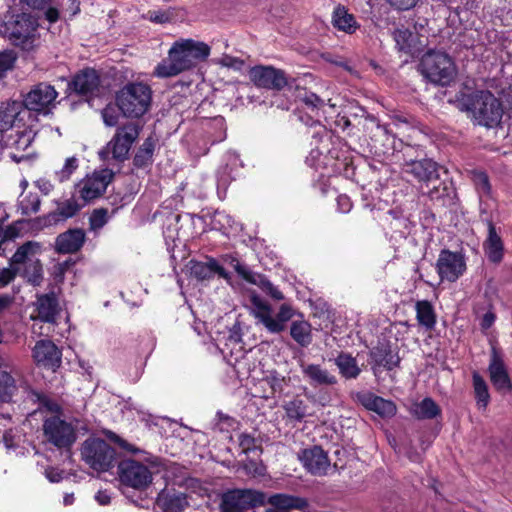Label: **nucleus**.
<instances>
[{"label": "nucleus", "instance_id": "1", "mask_svg": "<svg viewBox=\"0 0 512 512\" xmlns=\"http://www.w3.org/2000/svg\"><path fill=\"white\" fill-rule=\"evenodd\" d=\"M211 53L208 44L194 39H180L169 50V62H161L155 68V75L161 78L176 76L205 61Z\"/></svg>", "mask_w": 512, "mask_h": 512}, {"label": "nucleus", "instance_id": "2", "mask_svg": "<svg viewBox=\"0 0 512 512\" xmlns=\"http://www.w3.org/2000/svg\"><path fill=\"white\" fill-rule=\"evenodd\" d=\"M458 104L460 109L469 113L478 125L492 128L501 122L502 103L488 90L463 93L458 98Z\"/></svg>", "mask_w": 512, "mask_h": 512}, {"label": "nucleus", "instance_id": "3", "mask_svg": "<svg viewBox=\"0 0 512 512\" xmlns=\"http://www.w3.org/2000/svg\"><path fill=\"white\" fill-rule=\"evenodd\" d=\"M115 103L124 117L138 119L151 106L152 89L143 82H128L116 92Z\"/></svg>", "mask_w": 512, "mask_h": 512}, {"label": "nucleus", "instance_id": "4", "mask_svg": "<svg viewBox=\"0 0 512 512\" xmlns=\"http://www.w3.org/2000/svg\"><path fill=\"white\" fill-rule=\"evenodd\" d=\"M305 125L304 134L307 139H311L310 158L312 160L317 159L319 162L317 165H320V163L328 165L330 160L339 161L340 155L339 151L335 148L332 131L327 129L320 121L313 120L310 117H307ZM334 165L336 166L337 164L334 163Z\"/></svg>", "mask_w": 512, "mask_h": 512}, {"label": "nucleus", "instance_id": "5", "mask_svg": "<svg viewBox=\"0 0 512 512\" xmlns=\"http://www.w3.org/2000/svg\"><path fill=\"white\" fill-rule=\"evenodd\" d=\"M419 72L431 83L448 86L456 76L452 58L443 51L428 50L420 59Z\"/></svg>", "mask_w": 512, "mask_h": 512}, {"label": "nucleus", "instance_id": "6", "mask_svg": "<svg viewBox=\"0 0 512 512\" xmlns=\"http://www.w3.org/2000/svg\"><path fill=\"white\" fill-rule=\"evenodd\" d=\"M38 19L30 13L13 15L5 22L4 34L12 45L22 50L31 51L36 40Z\"/></svg>", "mask_w": 512, "mask_h": 512}, {"label": "nucleus", "instance_id": "7", "mask_svg": "<svg viewBox=\"0 0 512 512\" xmlns=\"http://www.w3.org/2000/svg\"><path fill=\"white\" fill-rule=\"evenodd\" d=\"M116 450L101 438L89 437L81 446L82 460L93 470L109 471L116 463Z\"/></svg>", "mask_w": 512, "mask_h": 512}, {"label": "nucleus", "instance_id": "8", "mask_svg": "<svg viewBox=\"0 0 512 512\" xmlns=\"http://www.w3.org/2000/svg\"><path fill=\"white\" fill-rule=\"evenodd\" d=\"M252 304L255 308V317L266 328L269 333L279 334L286 330L287 323L296 314L290 304L283 303L275 316L272 315V307L258 296L252 297Z\"/></svg>", "mask_w": 512, "mask_h": 512}, {"label": "nucleus", "instance_id": "9", "mask_svg": "<svg viewBox=\"0 0 512 512\" xmlns=\"http://www.w3.org/2000/svg\"><path fill=\"white\" fill-rule=\"evenodd\" d=\"M265 503L266 495L263 492L247 488H233L221 494L219 509L220 512H248Z\"/></svg>", "mask_w": 512, "mask_h": 512}, {"label": "nucleus", "instance_id": "10", "mask_svg": "<svg viewBox=\"0 0 512 512\" xmlns=\"http://www.w3.org/2000/svg\"><path fill=\"white\" fill-rule=\"evenodd\" d=\"M139 134L140 127L133 122L117 127L114 136L105 149L100 152V155L111 154L114 160L124 162L128 159L131 147L138 139Z\"/></svg>", "mask_w": 512, "mask_h": 512}, {"label": "nucleus", "instance_id": "11", "mask_svg": "<svg viewBox=\"0 0 512 512\" xmlns=\"http://www.w3.org/2000/svg\"><path fill=\"white\" fill-rule=\"evenodd\" d=\"M42 429L45 440L58 449L69 450L77 440L75 427L57 415L47 417Z\"/></svg>", "mask_w": 512, "mask_h": 512}, {"label": "nucleus", "instance_id": "12", "mask_svg": "<svg viewBox=\"0 0 512 512\" xmlns=\"http://www.w3.org/2000/svg\"><path fill=\"white\" fill-rule=\"evenodd\" d=\"M58 92L55 87L47 82H39L33 85L30 91L24 96L22 103H25V109L32 112L47 115L55 107V100Z\"/></svg>", "mask_w": 512, "mask_h": 512}, {"label": "nucleus", "instance_id": "13", "mask_svg": "<svg viewBox=\"0 0 512 512\" xmlns=\"http://www.w3.org/2000/svg\"><path fill=\"white\" fill-rule=\"evenodd\" d=\"M435 269L441 282L454 283L466 272L465 257L460 252L444 248L439 253Z\"/></svg>", "mask_w": 512, "mask_h": 512}, {"label": "nucleus", "instance_id": "14", "mask_svg": "<svg viewBox=\"0 0 512 512\" xmlns=\"http://www.w3.org/2000/svg\"><path fill=\"white\" fill-rule=\"evenodd\" d=\"M101 85L100 73L92 67L78 70L68 81L66 93L91 98L97 94Z\"/></svg>", "mask_w": 512, "mask_h": 512}, {"label": "nucleus", "instance_id": "15", "mask_svg": "<svg viewBox=\"0 0 512 512\" xmlns=\"http://www.w3.org/2000/svg\"><path fill=\"white\" fill-rule=\"evenodd\" d=\"M248 76L260 89L281 91L288 84L286 73L271 65H255L249 69Z\"/></svg>", "mask_w": 512, "mask_h": 512}, {"label": "nucleus", "instance_id": "16", "mask_svg": "<svg viewBox=\"0 0 512 512\" xmlns=\"http://www.w3.org/2000/svg\"><path fill=\"white\" fill-rule=\"evenodd\" d=\"M120 482L136 490H144L152 483V473L149 468L135 460H123L118 464Z\"/></svg>", "mask_w": 512, "mask_h": 512}, {"label": "nucleus", "instance_id": "17", "mask_svg": "<svg viewBox=\"0 0 512 512\" xmlns=\"http://www.w3.org/2000/svg\"><path fill=\"white\" fill-rule=\"evenodd\" d=\"M26 118L30 119V112L25 109L21 100L7 99L0 101V134L17 127L27 129Z\"/></svg>", "mask_w": 512, "mask_h": 512}, {"label": "nucleus", "instance_id": "18", "mask_svg": "<svg viewBox=\"0 0 512 512\" xmlns=\"http://www.w3.org/2000/svg\"><path fill=\"white\" fill-rule=\"evenodd\" d=\"M441 169L442 167L437 162L429 158L410 160L403 166L404 173L413 176L415 180L426 184L427 187L441 179L439 173Z\"/></svg>", "mask_w": 512, "mask_h": 512}, {"label": "nucleus", "instance_id": "19", "mask_svg": "<svg viewBox=\"0 0 512 512\" xmlns=\"http://www.w3.org/2000/svg\"><path fill=\"white\" fill-rule=\"evenodd\" d=\"M112 180L113 173L104 170L100 173H94L78 183V193L84 204L102 196Z\"/></svg>", "mask_w": 512, "mask_h": 512}, {"label": "nucleus", "instance_id": "20", "mask_svg": "<svg viewBox=\"0 0 512 512\" xmlns=\"http://www.w3.org/2000/svg\"><path fill=\"white\" fill-rule=\"evenodd\" d=\"M304 467L315 476H324L330 468V460L321 446L314 445L302 450L299 456Z\"/></svg>", "mask_w": 512, "mask_h": 512}, {"label": "nucleus", "instance_id": "21", "mask_svg": "<svg viewBox=\"0 0 512 512\" xmlns=\"http://www.w3.org/2000/svg\"><path fill=\"white\" fill-rule=\"evenodd\" d=\"M360 111L365 120L364 129L371 134L370 138L376 150L375 153H387L386 149H379L378 151L377 143H381V145L385 147L386 142H394V137L391 135L389 126L381 124L377 117L367 113L363 108H360Z\"/></svg>", "mask_w": 512, "mask_h": 512}, {"label": "nucleus", "instance_id": "22", "mask_svg": "<svg viewBox=\"0 0 512 512\" xmlns=\"http://www.w3.org/2000/svg\"><path fill=\"white\" fill-rule=\"evenodd\" d=\"M14 365L9 357L0 355V401L8 403L17 391Z\"/></svg>", "mask_w": 512, "mask_h": 512}, {"label": "nucleus", "instance_id": "23", "mask_svg": "<svg viewBox=\"0 0 512 512\" xmlns=\"http://www.w3.org/2000/svg\"><path fill=\"white\" fill-rule=\"evenodd\" d=\"M375 366L383 367L387 371H392L399 367L401 358L398 351H395L389 342H379L369 353Z\"/></svg>", "mask_w": 512, "mask_h": 512}, {"label": "nucleus", "instance_id": "24", "mask_svg": "<svg viewBox=\"0 0 512 512\" xmlns=\"http://www.w3.org/2000/svg\"><path fill=\"white\" fill-rule=\"evenodd\" d=\"M207 259V262L197 260H191L189 262L190 273L194 278L199 281L210 280L216 274L223 279L228 278V272L215 258L208 257Z\"/></svg>", "mask_w": 512, "mask_h": 512}, {"label": "nucleus", "instance_id": "25", "mask_svg": "<svg viewBox=\"0 0 512 512\" xmlns=\"http://www.w3.org/2000/svg\"><path fill=\"white\" fill-rule=\"evenodd\" d=\"M303 377L312 387L318 386H333L337 384V378L331 374L327 369L322 368L319 364L299 363Z\"/></svg>", "mask_w": 512, "mask_h": 512}, {"label": "nucleus", "instance_id": "26", "mask_svg": "<svg viewBox=\"0 0 512 512\" xmlns=\"http://www.w3.org/2000/svg\"><path fill=\"white\" fill-rule=\"evenodd\" d=\"M33 358L45 368H55L61 363V353L51 340H39L33 349Z\"/></svg>", "mask_w": 512, "mask_h": 512}, {"label": "nucleus", "instance_id": "27", "mask_svg": "<svg viewBox=\"0 0 512 512\" xmlns=\"http://www.w3.org/2000/svg\"><path fill=\"white\" fill-rule=\"evenodd\" d=\"M85 243V232L79 228L69 229L59 234L55 240V250L59 254L78 252Z\"/></svg>", "mask_w": 512, "mask_h": 512}, {"label": "nucleus", "instance_id": "28", "mask_svg": "<svg viewBox=\"0 0 512 512\" xmlns=\"http://www.w3.org/2000/svg\"><path fill=\"white\" fill-rule=\"evenodd\" d=\"M448 179L446 177L444 180L439 179L436 183H431L427 191L429 199L443 207L452 206L456 197L453 182Z\"/></svg>", "mask_w": 512, "mask_h": 512}, {"label": "nucleus", "instance_id": "29", "mask_svg": "<svg viewBox=\"0 0 512 512\" xmlns=\"http://www.w3.org/2000/svg\"><path fill=\"white\" fill-rule=\"evenodd\" d=\"M36 311L40 321L44 323H55L59 314V301L54 291L45 294H37Z\"/></svg>", "mask_w": 512, "mask_h": 512}, {"label": "nucleus", "instance_id": "30", "mask_svg": "<svg viewBox=\"0 0 512 512\" xmlns=\"http://www.w3.org/2000/svg\"><path fill=\"white\" fill-rule=\"evenodd\" d=\"M488 235L483 242V250L488 260L499 264L504 257V243L492 221L487 222Z\"/></svg>", "mask_w": 512, "mask_h": 512}, {"label": "nucleus", "instance_id": "31", "mask_svg": "<svg viewBox=\"0 0 512 512\" xmlns=\"http://www.w3.org/2000/svg\"><path fill=\"white\" fill-rule=\"evenodd\" d=\"M490 380L497 391L510 392L512 382L502 359L494 351L489 365Z\"/></svg>", "mask_w": 512, "mask_h": 512}, {"label": "nucleus", "instance_id": "32", "mask_svg": "<svg viewBox=\"0 0 512 512\" xmlns=\"http://www.w3.org/2000/svg\"><path fill=\"white\" fill-rule=\"evenodd\" d=\"M83 206L84 204H79L73 197L61 201L57 204V208L54 211H51L44 216V222L47 225H55L60 222H64L67 219L74 217Z\"/></svg>", "mask_w": 512, "mask_h": 512}, {"label": "nucleus", "instance_id": "33", "mask_svg": "<svg viewBox=\"0 0 512 512\" xmlns=\"http://www.w3.org/2000/svg\"><path fill=\"white\" fill-rule=\"evenodd\" d=\"M393 38L398 49L412 57L418 56L421 52V42L416 34L408 28L396 29Z\"/></svg>", "mask_w": 512, "mask_h": 512}, {"label": "nucleus", "instance_id": "34", "mask_svg": "<svg viewBox=\"0 0 512 512\" xmlns=\"http://www.w3.org/2000/svg\"><path fill=\"white\" fill-rule=\"evenodd\" d=\"M267 502L272 506L271 508L290 511L293 509L304 511L308 507V502L305 498L285 493L273 494L269 496Z\"/></svg>", "mask_w": 512, "mask_h": 512}, {"label": "nucleus", "instance_id": "35", "mask_svg": "<svg viewBox=\"0 0 512 512\" xmlns=\"http://www.w3.org/2000/svg\"><path fill=\"white\" fill-rule=\"evenodd\" d=\"M157 505L163 512H183L189 503L184 493H161L157 498Z\"/></svg>", "mask_w": 512, "mask_h": 512}, {"label": "nucleus", "instance_id": "36", "mask_svg": "<svg viewBox=\"0 0 512 512\" xmlns=\"http://www.w3.org/2000/svg\"><path fill=\"white\" fill-rule=\"evenodd\" d=\"M416 319L418 324L427 331L435 329L437 315L432 303L428 300H418L415 304Z\"/></svg>", "mask_w": 512, "mask_h": 512}, {"label": "nucleus", "instance_id": "37", "mask_svg": "<svg viewBox=\"0 0 512 512\" xmlns=\"http://www.w3.org/2000/svg\"><path fill=\"white\" fill-rule=\"evenodd\" d=\"M155 146V138L152 135L148 136L143 141L142 145L137 149L133 157V166L137 169H146L151 167L153 163Z\"/></svg>", "mask_w": 512, "mask_h": 512}, {"label": "nucleus", "instance_id": "38", "mask_svg": "<svg viewBox=\"0 0 512 512\" xmlns=\"http://www.w3.org/2000/svg\"><path fill=\"white\" fill-rule=\"evenodd\" d=\"M290 336L300 347L306 348L313 340L312 325L304 319L292 320Z\"/></svg>", "mask_w": 512, "mask_h": 512}, {"label": "nucleus", "instance_id": "39", "mask_svg": "<svg viewBox=\"0 0 512 512\" xmlns=\"http://www.w3.org/2000/svg\"><path fill=\"white\" fill-rule=\"evenodd\" d=\"M332 24L336 29L348 34L354 33L359 27L354 15L348 13V10L342 5H338L334 9Z\"/></svg>", "mask_w": 512, "mask_h": 512}, {"label": "nucleus", "instance_id": "40", "mask_svg": "<svg viewBox=\"0 0 512 512\" xmlns=\"http://www.w3.org/2000/svg\"><path fill=\"white\" fill-rule=\"evenodd\" d=\"M411 413L418 420H431L441 416L442 411L431 397H425L414 404Z\"/></svg>", "mask_w": 512, "mask_h": 512}, {"label": "nucleus", "instance_id": "41", "mask_svg": "<svg viewBox=\"0 0 512 512\" xmlns=\"http://www.w3.org/2000/svg\"><path fill=\"white\" fill-rule=\"evenodd\" d=\"M264 381L270 388V395L264 396L266 399L274 397H286L289 395L287 388L290 386L291 378L285 377L274 371L270 375L266 376Z\"/></svg>", "mask_w": 512, "mask_h": 512}, {"label": "nucleus", "instance_id": "42", "mask_svg": "<svg viewBox=\"0 0 512 512\" xmlns=\"http://www.w3.org/2000/svg\"><path fill=\"white\" fill-rule=\"evenodd\" d=\"M307 404L298 395L290 401L285 402L283 410L290 422L300 423L307 416Z\"/></svg>", "mask_w": 512, "mask_h": 512}, {"label": "nucleus", "instance_id": "43", "mask_svg": "<svg viewBox=\"0 0 512 512\" xmlns=\"http://www.w3.org/2000/svg\"><path fill=\"white\" fill-rule=\"evenodd\" d=\"M340 374L346 379H355L361 373L356 359L349 353L341 352L335 359Z\"/></svg>", "mask_w": 512, "mask_h": 512}, {"label": "nucleus", "instance_id": "44", "mask_svg": "<svg viewBox=\"0 0 512 512\" xmlns=\"http://www.w3.org/2000/svg\"><path fill=\"white\" fill-rule=\"evenodd\" d=\"M21 276L32 286L38 287L44 280L43 265L39 259H34L24 265Z\"/></svg>", "mask_w": 512, "mask_h": 512}, {"label": "nucleus", "instance_id": "45", "mask_svg": "<svg viewBox=\"0 0 512 512\" xmlns=\"http://www.w3.org/2000/svg\"><path fill=\"white\" fill-rule=\"evenodd\" d=\"M40 249V245L37 242L27 241L21 246H19L16 252L9 260L10 267H15L14 265L18 264H26L29 261H32L30 256L36 254Z\"/></svg>", "mask_w": 512, "mask_h": 512}, {"label": "nucleus", "instance_id": "46", "mask_svg": "<svg viewBox=\"0 0 512 512\" xmlns=\"http://www.w3.org/2000/svg\"><path fill=\"white\" fill-rule=\"evenodd\" d=\"M472 380L477 405L480 408L485 409L490 401V394L487 383L478 372H473Z\"/></svg>", "mask_w": 512, "mask_h": 512}, {"label": "nucleus", "instance_id": "47", "mask_svg": "<svg viewBox=\"0 0 512 512\" xmlns=\"http://www.w3.org/2000/svg\"><path fill=\"white\" fill-rule=\"evenodd\" d=\"M471 180L475 189L480 197H490L492 188L489 177L485 171L473 170L471 171Z\"/></svg>", "mask_w": 512, "mask_h": 512}, {"label": "nucleus", "instance_id": "48", "mask_svg": "<svg viewBox=\"0 0 512 512\" xmlns=\"http://www.w3.org/2000/svg\"><path fill=\"white\" fill-rule=\"evenodd\" d=\"M371 411L377 413L382 418H390L396 414L397 408L391 400L378 396Z\"/></svg>", "mask_w": 512, "mask_h": 512}, {"label": "nucleus", "instance_id": "49", "mask_svg": "<svg viewBox=\"0 0 512 512\" xmlns=\"http://www.w3.org/2000/svg\"><path fill=\"white\" fill-rule=\"evenodd\" d=\"M41 200L37 193L29 192L24 198L20 201V207L23 215H30L32 213H37L40 209Z\"/></svg>", "mask_w": 512, "mask_h": 512}, {"label": "nucleus", "instance_id": "50", "mask_svg": "<svg viewBox=\"0 0 512 512\" xmlns=\"http://www.w3.org/2000/svg\"><path fill=\"white\" fill-rule=\"evenodd\" d=\"M17 55L12 50L0 52V78L4 77L9 70L14 68Z\"/></svg>", "mask_w": 512, "mask_h": 512}, {"label": "nucleus", "instance_id": "51", "mask_svg": "<svg viewBox=\"0 0 512 512\" xmlns=\"http://www.w3.org/2000/svg\"><path fill=\"white\" fill-rule=\"evenodd\" d=\"M31 395L33 400L37 402L41 407L46 408L48 411L58 413L61 410L59 404L50 399L46 394L42 392L32 391Z\"/></svg>", "mask_w": 512, "mask_h": 512}, {"label": "nucleus", "instance_id": "52", "mask_svg": "<svg viewBox=\"0 0 512 512\" xmlns=\"http://www.w3.org/2000/svg\"><path fill=\"white\" fill-rule=\"evenodd\" d=\"M78 168V160L76 157H69L66 159L64 166L56 172V178L59 182H64L70 179L71 175Z\"/></svg>", "mask_w": 512, "mask_h": 512}, {"label": "nucleus", "instance_id": "53", "mask_svg": "<svg viewBox=\"0 0 512 512\" xmlns=\"http://www.w3.org/2000/svg\"><path fill=\"white\" fill-rule=\"evenodd\" d=\"M234 270L243 280L250 284H257L258 279L261 278V275L253 272L247 265L236 261L234 265Z\"/></svg>", "mask_w": 512, "mask_h": 512}, {"label": "nucleus", "instance_id": "54", "mask_svg": "<svg viewBox=\"0 0 512 512\" xmlns=\"http://www.w3.org/2000/svg\"><path fill=\"white\" fill-rule=\"evenodd\" d=\"M239 447L244 454L254 452L259 446L254 435L243 432L238 436Z\"/></svg>", "mask_w": 512, "mask_h": 512}, {"label": "nucleus", "instance_id": "55", "mask_svg": "<svg viewBox=\"0 0 512 512\" xmlns=\"http://www.w3.org/2000/svg\"><path fill=\"white\" fill-rule=\"evenodd\" d=\"M107 210L104 208H99L93 210L89 217V225L92 230H97L102 228L107 223Z\"/></svg>", "mask_w": 512, "mask_h": 512}, {"label": "nucleus", "instance_id": "56", "mask_svg": "<svg viewBox=\"0 0 512 512\" xmlns=\"http://www.w3.org/2000/svg\"><path fill=\"white\" fill-rule=\"evenodd\" d=\"M107 436L113 443L117 444L121 449H123L124 451H126L128 453L138 454V453L143 452V450H141L140 448L136 447L135 445L129 443L128 441L121 438L119 435H117L116 433H114L112 431H109L107 433Z\"/></svg>", "mask_w": 512, "mask_h": 512}, {"label": "nucleus", "instance_id": "57", "mask_svg": "<svg viewBox=\"0 0 512 512\" xmlns=\"http://www.w3.org/2000/svg\"><path fill=\"white\" fill-rule=\"evenodd\" d=\"M378 396L369 391H361L355 394V400L364 408L371 411Z\"/></svg>", "mask_w": 512, "mask_h": 512}, {"label": "nucleus", "instance_id": "58", "mask_svg": "<svg viewBox=\"0 0 512 512\" xmlns=\"http://www.w3.org/2000/svg\"><path fill=\"white\" fill-rule=\"evenodd\" d=\"M19 273L17 267H7L0 270V289L6 287L14 281Z\"/></svg>", "mask_w": 512, "mask_h": 512}, {"label": "nucleus", "instance_id": "59", "mask_svg": "<svg viewBox=\"0 0 512 512\" xmlns=\"http://www.w3.org/2000/svg\"><path fill=\"white\" fill-rule=\"evenodd\" d=\"M147 18L154 23L164 24L170 21V14L163 10H149Z\"/></svg>", "mask_w": 512, "mask_h": 512}, {"label": "nucleus", "instance_id": "60", "mask_svg": "<svg viewBox=\"0 0 512 512\" xmlns=\"http://www.w3.org/2000/svg\"><path fill=\"white\" fill-rule=\"evenodd\" d=\"M336 201H337L338 210L340 212L348 213L352 209L353 204L348 195L340 194V195H338Z\"/></svg>", "mask_w": 512, "mask_h": 512}, {"label": "nucleus", "instance_id": "61", "mask_svg": "<svg viewBox=\"0 0 512 512\" xmlns=\"http://www.w3.org/2000/svg\"><path fill=\"white\" fill-rule=\"evenodd\" d=\"M263 285L265 287L267 294L271 298H273L274 300L284 299L283 293L276 286H274L270 281H268V280L263 281Z\"/></svg>", "mask_w": 512, "mask_h": 512}, {"label": "nucleus", "instance_id": "62", "mask_svg": "<svg viewBox=\"0 0 512 512\" xmlns=\"http://www.w3.org/2000/svg\"><path fill=\"white\" fill-rule=\"evenodd\" d=\"M104 123L107 126H116L118 123V115H116L112 108L106 107L102 112Z\"/></svg>", "mask_w": 512, "mask_h": 512}, {"label": "nucleus", "instance_id": "63", "mask_svg": "<svg viewBox=\"0 0 512 512\" xmlns=\"http://www.w3.org/2000/svg\"><path fill=\"white\" fill-rule=\"evenodd\" d=\"M19 233L20 231L15 225H9L5 229H3L1 237L4 241L12 240L18 237Z\"/></svg>", "mask_w": 512, "mask_h": 512}, {"label": "nucleus", "instance_id": "64", "mask_svg": "<svg viewBox=\"0 0 512 512\" xmlns=\"http://www.w3.org/2000/svg\"><path fill=\"white\" fill-rule=\"evenodd\" d=\"M335 124L343 131L347 130L352 125L350 116L346 114H338L336 117Z\"/></svg>", "mask_w": 512, "mask_h": 512}]
</instances>
